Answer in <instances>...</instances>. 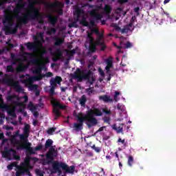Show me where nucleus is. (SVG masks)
I'll list each match as a JSON object with an SVG mask.
<instances>
[{
	"label": "nucleus",
	"mask_w": 176,
	"mask_h": 176,
	"mask_svg": "<svg viewBox=\"0 0 176 176\" xmlns=\"http://www.w3.org/2000/svg\"><path fill=\"white\" fill-rule=\"evenodd\" d=\"M28 2L29 8L31 10L26 14H24L23 16H21L19 14L21 12L22 9H24L25 4H24L23 0L18 1L16 7L14 9V13H16V14L15 19H16V21L19 23L16 24L14 28H12L14 24L13 22V17L9 14H6L4 16V18L3 19V24L4 25L3 30L6 35L9 34H16L19 25H21V24H28V22L30 21V20H36L37 19H39V10L34 7L37 3L36 0H28Z\"/></svg>",
	"instance_id": "obj_1"
},
{
	"label": "nucleus",
	"mask_w": 176,
	"mask_h": 176,
	"mask_svg": "<svg viewBox=\"0 0 176 176\" xmlns=\"http://www.w3.org/2000/svg\"><path fill=\"white\" fill-rule=\"evenodd\" d=\"M54 157H57V151L56 148L52 147L45 155V160H43V166L47 164H52L53 174L58 173L59 175L61 174V168L69 174H74L75 171V166H68L67 164L64 162H58V161H54Z\"/></svg>",
	"instance_id": "obj_2"
},
{
	"label": "nucleus",
	"mask_w": 176,
	"mask_h": 176,
	"mask_svg": "<svg viewBox=\"0 0 176 176\" xmlns=\"http://www.w3.org/2000/svg\"><path fill=\"white\" fill-rule=\"evenodd\" d=\"M24 54L25 56H28L29 58L31 60L29 61L30 64H32L33 65H37L36 68L33 70V74L36 76L30 77L23 80V83H34L35 81L42 80L46 75L42 74V69L45 67L43 64H39L41 63V59L38 58V55L36 54L31 53V52H25Z\"/></svg>",
	"instance_id": "obj_3"
},
{
	"label": "nucleus",
	"mask_w": 176,
	"mask_h": 176,
	"mask_svg": "<svg viewBox=\"0 0 176 176\" xmlns=\"http://www.w3.org/2000/svg\"><path fill=\"white\" fill-rule=\"evenodd\" d=\"M16 138L19 137V140H21V142L16 146L17 151H24L26 150L27 156H30L31 155H36V152L34 151V148L31 146L32 144L28 142V137H30V125L25 124L23 128V134H20V131H17L15 132L14 135Z\"/></svg>",
	"instance_id": "obj_4"
},
{
	"label": "nucleus",
	"mask_w": 176,
	"mask_h": 176,
	"mask_svg": "<svg viewBox=\"0 0 176 176\" xmlns=\"http://www.w3.org/2000/svg\"><path fill=\"white\" fill-rule=\"evenodd\" d=\"M86 69H80L78 67L74 72V76L77 79L78 82H82L83 80H87L89 85H93L96 81L94 77H93V72L88 70L86 72Z\"/></svg>",
	"instance_id": "obj_5"
},
{
	"label": "nucleus",
	"mask_w": 176,
	"mask_h": 176,
	"mask_svg": "<svg viewBox=\"0 0 176 176\" xmlns=\"http://www.w3.org/2000/svg\"><path fill=\"white\" fill-rule=\"evenodd\" d=\"M94 116H102V111L100 110V109H90L87 112L85 116L87 126H88L89 129L90 127H93V126H96L98 122L97 121V118Z\"/></svg>",
	"instance_id": "obj_6"
},
{
	"label": "nucleus",
	"mask_w": 176,
	"mask_h": 176,
	"mask_svg": "<svg viewBox=\"0 0 176 176\" xmlns=\"http://www.w3.org/2000/svg\"><path fill=\"white\" fill-rule=\"evenodd\" d=\"M52 107H54L53 109V113L54 115V120H57L61 116V113L60 112L59 109H65L66 106L60 104V102H57L54 100V102L52 103Z\"/></svg>",
	"instance_id": "obj_7"
},
{
	"label": "nucleus",
	"mask_w": 176,
	"mask_h": 176,
	"mask_svg": "<svg viewBox=\"0 0 176 176\" xmlns=\"http://www.w3.org/2000/svg\"><path fill=\"white\" fill-rule=\"evenodd\" d=\"M6 82L8 86H11V87H13L18 93H20V91H23V88L19 84V81H14L13 78L8 77L6 78Z\"/></svg>",
	"instance_id": "obj_8"
},
{
	"label": "nucleus",
	"mask_w": 176,
	"mask_h": 176,
	"mask_svg": "<svg viewBox=\"0 0 176 176\" xmlns=\"http://www.w3.org/2000/svg\"><path fill=\"white\" fill-rule=\"evenodd\" d=\"M76 118L79 123H74L73 128L75 131H80V130L83 129V123H85V120H86V116L77 115Z\"/></svg>",
	"instance_id": "obj_9"
},
{
	"label": "nucleus",
	"mask_w": 176,
	"mask_h": 176,
	"mask_svg": "<svg viewBox=\"0 0 176 176\" xmlns=\"http://www.w3.org/2000/svg\"><path fill=\"white\" fill-rule=\"evenodd\" d=\"M45 17L47 19L49 24H51L52 27H56L57 21H58V16L47 14L45 15Z\"/></svg>",
	"instance_id": "obj_10"
},
{
	"label": "nucleus",
	"mask_w": 176,
	"mask_h": 176,
	"mask_svg": "<svg viewBox=\"0 0 176 176\" xmlns=\"http://www.w3.org/2000/svg\"><path fill=\"white\" fill-rule=\"evenodd\" d=\"M63 50L60 48H57L54 52L52 53V60L56 63L58 61V60H61V57H63Z\"/></svg>",
	"instance_id": "obj_11"
},
{
	"label": "nucleus",
	"mask_w": 176,
	"mask_h": 176,
	"mask_svg": "<svg viewBox=\"0 0 176 176\" xmlns=\"http://www.w3.org/2000/svg\"><path fill=\"white\" fill-rule=\"evenodd\" d=\"M80 24L84 27H89V28H91V27H96V21L91 20L90 23H89V22H87V19L83 16L80 21Z\"/></svg>",
	"instance_id": "obj_12"
},
{
	"label": "nucleus",
	"mask_w": 176,
	"mask_h": 176,
	"mask_svg": "<svg viewBox=\"0 0 176 176\" xmlns=\"http://www.w3.org/2000/svg\"><path fill=\"white\" fill-rule=\"evenodd\" d=\"M18 170L16 173H18L20 175H24V174H26L28 176H32V174H31V172L30 171V168L23 167V166H17Z\"/></svg>",
	"instance_id": "obj_13"
},
{
	"label": "nucleus",
	"mask_w": 176,
	"mask_h": 176,
	"mask_svg": "<svg viewBox=\"0 0 176 176\" xmlns=\"http://www.w3.org/2000/svg\"><path fill=\"white\" fill-rule=\"evenodd\" d=\"M62 81L63 78L58 76H56L55 78H52L50 81L51 87H57V85H61Z\"/></svg>",
	"instance_id": "obj_14"
},
{
	"label": "nucleus",
	"mask_w": 176,
	"mask_h": 176,
	"mask_svg": "<svg viewBox=\"0 0 176 176\" xmlns=\"http://www.w3.org/2000/svg\"><path fill=\"white\" fill-rule=\"evenodd\" d=\"M105 63L107 66L105 67L107 74H109L111 72V68H113V60L112 58H108L105 60Z\"/></svg>",
	"instance_id": "obj_15"
},
{
	"label": "nucleus",
	"mask_w": 176,
	"mask_h": 176,
	"mask_svg": "<svg viewBox=\"0 0 176 176\" xmlns=\"http://www.w3.org/2000/svg\"><path fill=\"white\" fill-rule=\"evenodd\" d=\"M60 5L61 3L58 1H55L53 3H49V2L45 3V8H47V9H53L54 8H60Z\"/></svg>",
	"instance_id": "obj_16"
},
{
	"label": "nucleus",
	"mask_w": 176,
	"mask_h": 176,
	"mask_svg": "<svg viewBox=\"0 0 176 176\" xmlns=\"http://www.w3.org/2000/svg\"><path fill=\"white\" fill-rule=\"evenodd\" d=\"M99 100L100 101H103L104 102H113V99H112L111 96L108 95L99 96Z\"/></svg>",
	"instance_id": "obj_17"
},
{
	"label": "nucleus",
	"mask_w": 176,
	"mask_h": 176,
	"mask_svg": "<svg viewBox=\"0 0 176 176\" xmlns=\"http://www.w3.org/2000/svg\"><path fill=\"white\" fill-rule=\"evenodd\" d=\"M53 40L55 41L54 43V46H61L64 43V38L60 37L54 36Z\"/></svg>",
	"instance_id": "obj_18"
},
{
	"label": "nucleus",
	"mask_w": 176,
	"mask_h": 176,
	"mask_svg": "<svg viewBox=\"0 0 176 176\" xmlns=\"http://www.w3.org/2000/svg\"><path fill=\"white\" fill-rule=\"evenodd\" d=\"M90 14L91 16H93L94 17H95L96 20H101V19H102V15L97 13V11H96V10H91Z\"/></svg>",
	"instance_id": "obj_19"
},
{
	"label": "nucleus",
	"mask_w": 176,
	"mask_h": 176,
	"mask_svg": "<svg viewBox=\"0 0 176 176\" xmlns=\"http://www.w3.org/2000/svg\"><path fill=\"white\" fill-rule=\"evenodd\" d=\"M10 156H12V148L6 150L2 153V157L9 159V160H10Z\"/></svg>",
	"instance_id": "obj_20"
},
{
	"label": "nucleus",
	"mask_w": 176,
	"mask_h": 176,
	"mask_svg": "<svg viewBox=\"0 0 176 176\" xmlns=\"http://www.w3.org/2000/svg\"><path fill=\"white\" fill-rule=\"evenodd\" d=\"M87 101V98H86L85 95H82L79 100L80 104L81 107H86V102Z\"/></svg>",
	"instance_id": "obj_21"
},
{
	"label": "nucleus",
	"mask_w": 176,
	"mask_h": 176,
	"mask_svg": "<svg viewBox=\"0 0 176 176\" xmlns=\"http://www.w3.org/2000/svg\"><path fill=\"white\" fill-rule=\"evenodd\" d=\"M23 98H24L23 102H18L17 105H19V107H21V108H25V104L28 102V96H23Z\"/></svg>",
	"instance_id": "obj_22"
},
{
	"label": "nucleus",
	"mask_w": 176,
	"mask_h": 176,
	"mask_svg": "<svg viewBox=\"0 0 176 176\" xmlns=\"http://www.w3.org/2000/svg\"><path fill=\"white\" fill-rule=\"evenodd\" d=\"M52 145H53V140L51 139H48L47 140H46L45 144V149H47V148H50L49 151H50L51 148H54V146H52Z\"/></svg>",
	"instance_id": "obj_23"
},
{
	"label": "nucleus",
	"mask_w": 176,
	"mask_h": 176,
	"mask_svg": "<svg viewBox=\"0 0 176 176\" xmlns=\"http://www.w3.org/2000/svg\"><path fill=\"white\" fill-rule=\"evenodd\" d=\"M113 129L116 130L117 133H123V124H120L119 126H117L116 124H113Z\"/></svg>",
	"instance_id": "obj_24"
},
{
	"label": "nucleus",
	"mask_w": 176,
	"mask_h": 176,
	"mask_svg": "<svg viewBox=\"0 0 176 176\" xmlns=\"http://www.w3.org/2000/svg\"><path fill=\"white\" fill-rule=\"evenodd\" d=\"M27 69V66L23 65H19L16 67V72L19 74L20 72H24Z\"/></svg>",
	"instance_id": "obj_25"
},
{
	"label": "nucleus",
	"mask_w": 176,
	"mask_h": 176,
	"mask_svg": "<svg viewBox=\"0 0 176 176\" xmlns=\"http://www.w3.org/2000/svg\"><path fill=\"white\" fill-rule=\"evenodd\" d=\"M57 32L56 28H48L47 31V35H54Z\"/></svg>",
	"instance_id": "obj_26"
},
{
	"label": "nucleus",
	"mask_w": 176,
	"mask_h": 176,
	"mask_svg": "<svg viewBox=\"0 0 176 176\" xmlns=\"http://www.w3.org/2000/svg\"><path fill=\"white\" fill-rule=\"evenodd\" d=\"M25 46L29 50H32V49H36V45L34 43L28 42V43L25 44Z\"/></svg>",
	"instance_id": "obj_27"
},
{
	"label": "nucleus",
	"mask_w": 176,
	"mask_h": 176,
	"mask_svg": "<svg viewBox=\"0 0 176 176\" xmlns=\"http://www.w3.org/2000/svg\"><path fill=\"white\" fill-rule=\"evenodd\" d=\"M14 98H19V97L16 95H9L6 98L7 101L16 103V102L14 101Z\"/></svg>",
	"instance_id": "obj_28"
},
{
	"label": "nucleus",
	"mask_w": 176,
	"mask_h": 176,
	"mask_svg": "<svg viewBox=\"0 0 176 176\" xmlns=\"http://www.w3.org/2000/svg\"><path fill=\"white\" fill-rule=\"evenodd\" d=\"M83 10H82L80 8H77L76 10V14L77 16L76 21H79V19H80V15L82 14Z\"/></svg>",
	"instance_id": "obj_29"
},
{
	"label": "nucleus",
	"mask_w": 176,
	"mask_h": 176,
	"mask_svg": "<svg viewBox=\"0 0 176 176\" xmlns=\"http://www.w3.org/2000/svg\"><path fill=\"white\" fill-rule=\"evenodd\" d=\"M96 50H97V48L96 47V44H89V52L90 53H94Z\"/></svg>",
	"instance_id": "obj_30"
},
{
	"label": "nucleus",
	"mask_w": 176,
	"mask_h": 176,
	"mask_svg": "<svg viewBox=\"0 0 176 176\" xmlns=\"http://www.w3.org/2000/svg\"><path fill=\"white\" fill-rule=\"evenodd\" d=\"M25 85H28L31 90H38V85H32V83H25Z\"/></svg>",
	"instance_id": "obj_31"
},
{
	"label": "nucleus",
	"mask_w": 176,
	"mask_h": 176,
	"mask_svg": "<svg viewBox=\"0 0 176 176\" xmlns=\"http://www.w3.org/2000/svg\"><path fill=\"white\" fill-rule=\"evenodd\" d=\"M133 163H134V158L133 156L129 155L128 157V165L131 167L133 166Z\"/></svg>",
	"instance_id": "obj_32"
},
{
	"label": "nucleus",
	"mask_w": 176,
	"mask_h": 176,
	"mask_svg": "<svg viewBox=\"0 0 176 176\" xmlns=\"http://www.w3.org/2000/svg\"><path fill=\"white\" fill-rule=\"evenodd\" d=\"M6 72H11L13 74L14 72V68L12 65H8L6 67Z\"/></svg>",
	"instance_id": "obj_33"
},
{
	"label": "nucleus",
	"mask_w": 176,
	"mask_h": 176,
	"mask_svg": "<svg viewBox=\"0 0 176 176\" xmlns=\"http://www.w3.org/2000/svg\"><path fill=\"white\" fill-rule=\"evenodd\" d=\"M11 151L12 152V155H13L14 159H15V160H20L21 158H20L19 155H16V153H17L16 152V150L11 148Z\"/></svg>",
	"instance_id": "obj_34"
},
{
	"label": "nucleus",
	"mask_w": 176,
	"mask_h": 176,
	"mask_svg": "<svg viewBox=\"0 0 176 176\" xmlns=\"http://www.w3.org/2000/svg\"><path fill=\"white\" fill-rule=\"evenodd\" d=\"M88 38L89 45H96V43H94V38L91 36L90 33L88 34Z\"/></svg>",
	"instance_id": "obj_35"
},
{
	"label": "nucleus",
	"mask_w": 176,
	"mask_h": 176,
	"mask_svg": "<svg viewBox=\"0 0 176 176\" xmlns=\"http://www.w3.org/2000/svg\"><path fill=\"white\" fill-rule=\"evenodd\" d=\"M30 160H31V157L25 160V162L21 163V167H25L30 164Z\"/></svg>",
	"instance_id": "obj_36"
},
{
	"label": "nucleus",
	"mask_w": 176,
	"mask_h": 176,
	"mask_svg": "<svg viewBox=\"0 0 176 176\" xmlns=\"http://www.w3.org/2000/svg\"><path fill=\"white\" fill-rule=\"evenodd\" d=\"M131 30L128 28V26L125 25L124 26V28L121 29V34H127L129 31H131Z\"/></svg>",
	"instance_id": "obj_37"
},
{
	"label": "nucleus",
	"mask_w": 176,
	"mask_h": 176,
	"mask_svg": "<svg viewBox=\"0 0 176 176\" xmlns=\"http://www.w3.org/2000/svg\"><path fill=\"white\" fill-rule=\"evenodd\" d=\"M13 167H17V163L12 162L10 164L8 165L7 168L8 170H13Z\"/></svg>",
	"instance_id": "obj_38"
},
{
	"label": "nucleus",
	"mask_w": 176,
	"mask_h": 176,
	"mask_svg": "<svg viewBox=\"0 0 176 176\" xmlns=\"http://www.w3.org/2000/svg\"><path fill=\"white\" fill-rule=\"evenodd\" d=\"M118 142H121L122 144H123V149H126L127 146V143L126 142V140L124 139L122 140V138H119Z\"/></svg>",
	"instance_id": "obj_39"
},
{
	"label": "nucleus",
	"mask_w": 176,
	"mask_h": 176,
	"mask_svg": "<svg viewBox=\"0 0 176 176\" xmlns=\"http://www.w3.org/2000/svg\"><path fill=\"white\" fill-rule=\"evenodd\" d=\"M104 12L106 13H111V12H112V8H111V6L105 5L104 6Z\"/></svg>",
	"instance_id": "obj_40"
},
{
	"label": "nucleus",
	"mask_w": 176,
	"mask_h": 176,
	"mask_svg": "<svg viewBox=\"0 0 176 176\" xmlns=\"http://www.w3.org/2000/svg\"><path fill=\"white\" fill-rule=\"evenodd\" d=\"M54 131H56V128L52 127V128L48 129V130L47 131V134H50V135H53V133H54Z\"/></svg>",
	"instance_id": "obj_41"
},
{
	"label": "nucleus",
	"mask_w": 176,
	"mask_h": 176,
	"mask_svg": "<svg viewBox=\"0 0 176 176\" xmlns=\"http://www.w3.org/2000/svg\"><path fill=\"white\" fill-rule=\"evenodd\" d=\"M28 107L30 108V111H34V109H36V107H35V105H34V103H32V102H29Z\"/></svg>",
	"instance_id": "obj_42"
},
{
	"label": "nucleus",
	"mask_w": 176,
	"mask_h": 176,
	"mask_svg": "<svg viewBox=\"0 0 176 176\" xmlns=\"http://www.w3.org/2000/svg\"><path fill=\"white\" fill-rule=\"evenodd\" d=\"M43 148V145H42V144H38L35 148H34V151H42V148Z\"/></svg>",
	"instance_id": "obj_43"
},
{
	"label": "nucleus",
	"mask_w": 176,
	"mask_h": 176,
	"mask_svg": "<svg viewBox=\"0 0 176 176\" xmlns=\"http://www.w3.org/2000/svg\"><path fill=\"white\" fill-rule=\"evenodd\" d=\"M16 137L15 136H12L11 138V142L12 144H16L17 145H19V144H20V142H19L16 140Z\"/></svg>",
	"instance_id": "obj_44"
},
{
	"label": "nucleus",
	"mask_w": 176,
	"mask_h": 176,
	"mask_svg": "<svg viewBox=\"0 0 176 176\" xmlns=\"http://www.w3.org/2000/svg\"><path fill=\"white\" fill-rule=\"evenodd\" d=\"M118 96H120V92L118 91H115V95H114V100L116 102H118L119 101V99L118 98Z\"/></svg>",
	"instance_id": "obj_45"
},
{
	"label": "nucleus",
	"mask_w": 176,
	"mask_h": 176,
	"mask_svg": "<svg viewBox=\"0 0 176 176\" xmlns=\"http://www.w3.org/2000/svg\"><path fill=\"white\" fill-rule=\"evenodd\" d=\"M102 120L104 123H109V122H111V118L108 117V116H104L102 118Z\"/></svg>",
	"instance_id": "obj_46"
},
{
	"label": "nucleus",
	"mask_w": 176,
	"mask_h": 176,
	"mask_svg": "<svg viewBox=\"0 0 176 176\" xmlns=\"http://www.w3.org/2000/svg\"><path fill=\"white\" fill-rule=\"evenodd\" d=\"M75 53H76V50H75V49H73L72 50H70L69 52H67V54H69V56H74V54H75Z\"/></svg>",
	"instance_id": "obj_47"
},
{
	"label": "nucleus",
	"mask_w": 176,
	"mask_h": 176,
	"mask_svg": "<svg viewBox=\"0 0 176 176\" xmlns=\"http://www.w3.org/2000/svg\"><path fill=\"white\" fill-rule=\"evenodd\" d=\"M86 152L87 156H89V157H93L94 156V154L92 151H89V150H86Z\"/></svg>",
	"instance_id": "obj_48"
},
{
	"label": "nucleus",
	"mask_w": 176,
	"mask_h": 176,
	"mask_svg": "<svg viewBox=\"0 0 176 176\" xmlns=\"http://www.w3.org/2000/svg\"><path fill=\"white\" fill-rule=\"evenodd\" d=\"M36 175L43 176V172H42L39 169H36Z\"/></svg>",
	"instance_id": "obj_49"
},
{
	"label": "nucleus",
	"mask_w": 176,
	"mask_h": 176,
	"mask_svg": "<svg viewBox=\"0 0 176 176\" xmlns=\"http://www.w3.org/2000/svg\"><path fill=\"white\" fill-rule=\"evenodd\" d=\"M133 46V44H131V43H130L129 41H128L126 44H125V49H130V47H131Z\"/></svg>",
	"instance_id": "obj_50"
},
{
	"label": "nucleus",
	"mask_w": 176,
	"mask_h": 176,
	"mask_svg": "<svg viewBox=\"0 0 176 176\" xmlns=\"http://www.w3.org/2000/svg\"><path fill=\"white\" fill-rule=\"evenodd\" d=\"M133 21H134V18L133 17H132L131 21L129 23V24L126 25L125 26L128 27V28H131V27H133Z\"/></svg>",
	"instance_id": "obj_51"
},
{
	"label": "nucleus",
	"mask_w": 176,
	"mask_h": 176,
	"mask_svg": "<svg viewBox=\"0 0 176 176\" xmlns=\"http://www.w3.org/2000/svg\"><path fill=\"white\" fill-rule=\"evenodd\" d=\"M133 12L138 14H140V7H136L134 8Z\"/></svg>",
	"instance_id": "obj_52"
},
{
	"label": "nucleus",
	"mask_w": 176,
	"mask_h": 176,
	"mask_svg": "<svg viewBox=\"0 0 176 176\" xmlns=\"http://www.w3.org/2000/svg\"><path fill=\"white\" fill-rule=\"evenodd\" d=\"M113 27L116 28V31H122V28H120V27L117 24H114Z\"/></svg>",
	"instance_id": "obj_53"
},
{
	"label": "nucleus",
	"mask_w": 176,
	"mask_h": 176,
	"mask_svg": "<svg viewBox=\"0 0 176 176\" xmlns=\"http://www.w3.org/2000/svg\"><path fill=\"white\" fill-rule=\"evenodd\" d=\"M6 44L8 45V47H10V49H13V47H14V45L13 43H10L9 41H8Z\"/></svg>",
	"instance_id": "obj_54"
},
{
	"label": "nucleus",
	"mask_w": 176,
	"mask_h": 176,
	"mask_svg": "<svg viewBox=\"0 0 176 176\" xmlns=\"http://www.w3.org/2000/svg\"><path fill=\"white\" fill-rule=\"evenodd\" d=\"M11 58L14 61H19V59L16 58V56L14 55V54H11Z\"/></svg>",
	"instance_id": "obj_55"
},
{
	"label": "nucleus",
	"mask_w": 176,
	"mask_h": 176,
	"mask_svg": "<svg viewBox=\"0 0 176 176\" xmlns=\"http://www.w3.org/2000/svg\"><path fill=\"white\" fill-rule=\"evenodd\" d=\"M10 0H1L0 6H2L3 3H7Z\"/></svg>",
	"instance_id": "obj_56"
},
{
	"label": "nucleus",
	"mask_w": 176,
	"mask_h": 176,
	"mask_svg": "<svg viewBox=\"0 0 176 176\" xmlns=\"http://www.w3.org/2000/svg\"><path fill=\"white\" fill-rule=\"evenodd\" d=\"M45 76H47V78H52V76H53V73L48 72L46 74Z\"/></svg>",
	"instance_id": "obj_57"
},
{
	"label": "nucleus",
	"mask_w": 176,
	"mask_h": 176,
	"mask_svg": "<svg viewBox=\"0 0 176 176\" xmlns=\"http://www.w3.org/2000/svg\"><path fill=\"white\" fill-rule=\"evenodd\" d=\"M56 89V88L54 87H51L50 89V92L51 94H54V90Z\"/></svg>",
	"instance_id": "obj_58"
},
{
	"label": "nucleus",
	"mask_w": 176,
	"mask_h": 176,
	"mask_svg": "<svg viewBox=\"0 0 176 176\" xmlns=\"http://www.w3.org/2000/svg\"><path fill=\"white\" fill-rule=\"evenodd\" d=\"M92 32H94L96 34V35H100V32L98 30V29H93Z\"/></svg>",
	"instance_id": "obj_59"
},
{
	"label": "nucleus",
	"mask_w": 176,
	"mask_h": 176,
	"mask_svg": "<svg viewBox=\"0 0 176 176\" xmlns=\"http://www.w3.org/2000/svg\"><path fill=\"white\" fill-rule=\"evenodd\" d=\"M103 112L106 113V115H111V110L103 109Z\"/></svg>",
	"instance_id": "obj_60"
},
{
	"label": "nucleus",
	"mask_w": 176,
	"mask_h": 176,
	"mask_svg": "<svg viewBox=\"0 0 176 176\" xmlns=\"http://www.w3.org/2000/svg\"><path fill=\"white\" fill-rule=\"evenodd\" d=\"M94 151L97 152V153H100L101 152V148L100 147H96L94 148Z\"/></svg>",
	"instance_id": "obj_61"
},
{
	"label": "nucleus",
	"mask_w": 176,
	"mask_h": 176,
	"mask_svg": "<svg viewBox=\"0 0 176 176\" xmlns=\"http://www.w3.org/2000/svg\"><path fill=\"white\" fill-rule=\"evenodd\" d=\"M25 168H29V171H30V170H32L33 167L30 164L29 165H26V166H25Z\"/></svg>",
	"instance_id": "obj_62"
},
{
	"label": "nucleus",
	"mask_w": 176,
	"mask_h": 176,
	"mask_svg": "<svg viewBox=\"0 0 176 176\" xmlns=\"http://www.w3.org/2000/svg\"><path fill=\"white\" fill-rule=\"evenodd\" d=\"M38 38H41L42 41L44 42L45 41L43 40V34L42 32H40L38 34Z\"/></svg>",
	"instance_id": "obj_63"
},
{
	"label": "nucleus",
	"mask_w": 176,
	"mask_h": 176,
	"mask_svg": "<svg viewBox=\"0 0 176 176\" xmlns=\"http://www.w3.org/2000/svg\"><path fill=\"white\" fill-rule=\"evenodd\" d=\"M105 49H107V47L104 45V43H102V46H101L100 50L104 52V50H105Z\"/></svg>",
	"instance_id": "obj_64"
}]
</instances>
